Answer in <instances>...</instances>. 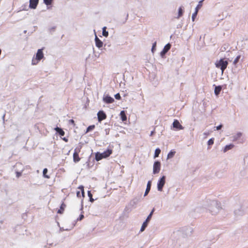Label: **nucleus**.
I'll return each mask as SVG.
<instances>
[{
  "instance_id": "obj_1",
  "label": "nucleus",
  "mask_w": 248,
  "mask_h": 248,
  "mask_svg": "<svg viewBox=\"0 0 248 248\" xmlns=\"http://www.w3.org/2000/svg\"><path fill=\"white\" fill-rule=\"evenodd\" d=\"M44 58V54L43 52V49H39L37 50L36 56L33 57L31 61L32 65L37 64L39 62Z\"/></svg>"
},
{
  "instance_id": "obj_2",
  "label": "nucleus",
  "mask_w": 248,
  "mask_h": 248,
  "mask_svg": "<svg viewBox=\"0 0 248 248\" xmlns=\"http://www.w3.org/2000/svg\"><path fill=\"white\" fill-rule=\"evenodd\" d=\"M228 62L224 61V59H221L219 61H217L215 63L216 67L220 68L222 73H223L225 69L227 68Z\"/></svg>"
},
{
  "instance_id": "obj_3",
  "label": "nucleus",
  "mask_w": 248,
  "mask_h": 248,
  "mask_svg": "<svg viewBox=\"0 0 248 248\" xmlns=\"http://www.w3.org/2000/svg\"><path fill=\"white\" fill-rule=\"evenodd\" d=\"M81 146L77 147L74 150L73 154V161L75 163L79 162L80 158L79 156V153L80 152Z\"/></svg>"
},
{
  "instance_id": "obj_4",
  "label": "nucleus",
  "mask_w": 248,
  "mask_h": 248,
  "mask_svg": "<svg viewBox=\"0 0 248 248\" xmlns=\"http://www.w3.org/2000/svg\"><path fill=\"white\" fill-rule=\"evenodd\" d=\"M165 176H163L158 181L157 183V189L158 191H162L163 187L165 184Z\"/></svg>"
},
{
  "instance_id": "obj_5",
  "label": "nucleus",
  "mask_w": 248,
  "mask_h": 248,
  "mask_svg": "<svg viewBox=\"0 0 248 248\" xmlns=\"http://www.w3.org/2000/svg\"><path fill=\"white\" fill-rule=\"evenodd\" d=\"M161 167L160 162L159 161H155L153 166V173L154 174L158 173L160 171Z\"/></svg>"
},
{
  "instance_id": "obj_6",
  "label": "nucleus",
  "mask_w": 248,
  "mask_h": 248,
  "mask_svg": "<svg viewBox=\"0 0 248 248\" xmlns=\"http://www.w3.org/2000/svg\"><path fill=\"white\" fill-rule=\"evenodd\" d=\"M78 188L80 190L77 191V196L79 198H81V197H84V186H80Z\"/></svg>"
},
{
  "instance_id": "obj_7",
  "label": "nucleus",
  "mask_w": 248,
  "mask_h": 248,
  "mask_svg": "<svg viewBox=\"0 0 248 248\" xmlns=\"http://www.w3.org/2000/svg\"><path fill=\"white\" fill-rule=\"evenodd\" d=\"M97 117L98 121L101 122L106 119L107 115L103 111L100 110L97 113Z\"/></svg>"
},
{
  "instance_id": "obj_8",
  "label": "nucleus",
  "mask_w": 248,
  "mask_h": 248,
  "mask_svg": "<svg viewBox=\"0 0 248 248\" xmlns=\"http://www.w3.org/2000/svg\"><path fill=\"white\" fill-rule=\"evenodd\" d=\"M173 127L178 130H182L184 129V127L180 124L179 122L177 120H175L172 124Z\"/></svg>"
},
{
  "instance_id": "obj_9",
  "label": "nucleus",
  "mask_w": 248,
  "mask_h": 248,
  "mask_svg": "<svg viewBox=\"0 0 248 248\" xmlns=\"http://www.w3.org/2000/svg\"><path fill=\"white\" fill-rule=\"evenodd\" d=\"M38 2L39 0H30V8L33 9H36L38 4Z\"/></svg>"
},
{
  "instance_id": "obj_10",
  "label": "nucleus",
  "mask_w": 248,
  "mask_h": 248,
  "mask_svg": "<svg viewBox=\"0 0 248 248\" xmlns=\"http://www.w3.org/2000/svg\"><path fill=\"white\" fill-rule=\"evenodd\" d=\"M95 45L98 48H101L103 46V42L97 37L96 35H95Z\"/></svg>"
},
{
  "instance_id": "obj_11",
  "label": "nucleus",
  "mask_w": 248,
  "mask_h": 248,
  "mask_svg": "<svg viewBox=\"0 0 248 248\" xmlns=\"http://www.w3.org/2000/svg\"><path fill=\"white\" fill-rule=\"evenodd\" d=\"M112 153V150L111 149H108L106 151L102 153L104 158L108 157Z\"/></svg>"
},
{
  "instance_id": "obj_12",
  "label": "nucleus",
  "mask_w": 248,
  "mask_h": 248,
  "mask_svg": "<svg viewBox=\"0 0 248 248\" xmlns=\"http://www.w3.org/2000/svg\"><path fill=\"white\" fill-rule=\"evenodd\" d=\"M103 101L106 103L109 104L113 103L114 101V100L112 97L108 95H107L103 98Z\"/></svg>"
},
{
  "instance_id": "obj_13",
  "label": "nucleus",
  "mask_w": 248,
  "mask_h": 248,
  "mask_svg": "<svg viewBox=\"0 0 248 248\" xmlns=\"http://www.w3.org/2000/svg\"><path fill=\"white\" fill-rule=\"evenodd\" d=\"M171 45L170 44H167L164 47L163 50L161 52V55H163L165 54L170 48Z\"/></svg>"
},
{
  "instance_id": "obj_14",
  "label": "nucleus",
  "mask_w": 248,
  "mask_h": 248,
  "mask_svg": "<svg viewBox=\"0 0 248 248\" xmlns=\"http://www.w3.org/2000/svg\"><path fill=\"white\" fill-rule=\"evenodd\" d=\"M66 205L64 202H62L60 206V208L58 210L57 213L62 214L63 213Z\"/></svg>"
},
{
  "instance_id": "obj_15",
  "label": "nucleus",
  "mask_w": 248,
  "mask_h": 248,
  "mask_svg": "<svg viewBox=\"0 0 248 248\" xmlns=\"http://www.w3.org/2000/svg\"><path fill=\"white\" fill-rule=\"evenodd\" d=\"M151 181H149L148 182L146 189L144 193V196H146L148 193L149 192L150 189H151Z\"/></svg>"
},
{
  "instance_id": "obj_16",
  "label": "nucleus",
  "mask_w": 248,
  "mask_h": 248,
  "mask_svg": "<svg viewBox=\"0 0 248 248\" xmlns=\"http://www.w3.org/2000/svg\"><path fill=\"white\" fill-rule=\"evenodd\" d=\"M55 130L56 131L57 133L59 134L60 135L63 136L65 134L64 131L61 128L57 127L55 128Z\"/></svg>"
},
{
  "instance_id": "obj_17",
  "label": "nucleus",
  "mask_w": 248,
  "mask_h": 248,
  "mask_svg": "<svg viewBox=\"0 0 248 248\" xmlns=\"http://www.w3.org/2000/svg\"><path fill=\"white\" fill-rule=\"evenodd\" d=\"M95 159L96 161H99L101 159H102L103 158V155L102 153H100L99 152H97L95 154Z\"/></svg>"
},
{
  "instance_id": "obj_18",
  "label": "nucleus",
  "mask_w": 248,
  "mask_h": 248,
  "mask_svg": "<svg viewBox=\"0 0 248 248\" xmlns=\"http://www.w3.org/2000/svg\"><path fill=\"white\" fill-rule=\"evenodd\" d=\"M221 89H222L221 86H216L215 87V91H214L215 94L216 95H218L220 93V92H221Z\"/></svg>"
},
{
  "instance_id": "obj_19",
  "label": "nucleus",
  "mask_w": 248,
  "mask_h": 248,
  "mask_svg": "<svg viewBox=\"0 0 248 248\" xmlns=\"http://www.w3.org/2000/svg\"><path fill=\"white\" fill-rule=\"evenodd\" d=\"M120 116L122 120L124 121H125L127 119L126 116L125 115V112L123 110L120 112Z\"/></svg>"
},
{
  "instance_id": "obj_20",
  "label": "nucleus",
  "mask_w": 248,
  "mask_h": 248,
  "mask_svg": "<svg viewBox=\"0 0 248 248\" xmlns=\"http://www.w3.org/2000/svg\"><path fill=\"white\" fill-rule=\"evenodd\" d=\"M234 147V145L232 144L226 145L224 149V152H226L227 151L232 149Z\"/></svg>"
},
{
  "instance_id": "obj_21",
  "label": "nucleus",
  "mask_w": 248,
  "mask_h": 248,
  "mask_svg": "<svg viewBox=\"0 0 248 248\" xmlns=\"http://www.w3.org/2000/svg\"><path fill=\"white\" fill-rule=\"evenodd\" d=\"M47 171H48L47 169L46 168H45L43 171V175L45 178L49 179L50 178V176L49 175H47Z\"/></svg>"
},
{
  "instance_id": "obj_22",
  "label": "nucleus",
  "mask_w": 248,
  "mask_h": 248,
  "mask_svg": "<svg viewBox=\"0 0 248 248\" xmlns=\"http://www.w3.org/2000/svg\"><path fill=\"white\" fill-rule=\"evenodd\" d=\"M106 29H107V27H104L103 28V32H102V34L105 37H108V31H106Z\"/></svg>"
},
{
  "instance_id": "obj_23",
  "label": "nucleus",
  "mask_w": 248,
  "mask_h": 248,
  "mask_svg": "<svg viewBox=\"0 0 248 248\" xmlns=\"http://www.w3.org/2000/svg\"><path fill=\"white\" fill-rule=\"evenodd\" d=\"M161 152V150L159 148H157L155 149V155H154V158H156L159 156V155L160 154Z\"/></svg>"
},
{
  "instance_id": "obj_24",
  "label": "nucleus",
  "mask_w": 248,
  "mask_h": 248,
  "mask_svg": "<svg viewBox=\"0 0 248 248\" xmlns=\"http://www.w3.org/2000/svg\"><path fill=\"white\" fill-rule=\"evenodd\" d=\"M175 154V151H171L168 154L167 156L168 158H171L173 157Z\"/></svg>"
},
{
  "instance_id": "obj_25",
  "label": "nucleus",
  "mask_w": 248,
  "mask_h": 248,
  "mask_svg": "<svg viewBox=\"0 0 248 248\" xmlns=\"http://www.w3.org/2000/svg\"><path fill=\"white\" fill-rule=\"evenodd\" d=\"M147 225H148V222H147V221H144L143 224H142V225L141 227V229H140V232H143L145 228L147 226Z\"/></svg>"
},
{
  "instance_id": "obj_26",
  "label": "nucleus",
  "mask_w": 248,
  "mask_h": 248,
  "mask_svg": "<svg viewBox=\"0 0 248 248\" xmlns=\"http://www.w3.org/2000/svg\"><path fill=\"white\" fill-rule=\"evenodd\" d=\"M183 14V10L182 7H180L179 8L178 15V16L177 17V18H179V17H180L181 16H182Z\"/></svg>"
},
{
  "instance_id": "obj_27",
  "label": "nucleus",
  "mask_w": 248,
  "mask_h": 248,
  "mask_svg": "<svg viewBox=\"0 0 248 248\" xmlns=\"http://www.w3.org/2000/svg\"><path fill=\"white\" fill-rule=\"evenodd\" d=\"M94 128H95V125H90L89 126H88L87 127L86 131V133H88L89 131H90L91 130H93V129H94Z\"/></svg>"
},
{
  "instance_id": "obj_28",
  "label": "nucleus",
  "mask_w": 248,
  "mask_h": 248,
  "mask_svg": "<svg viewBox=\"0 0 248 248\" xmlns=\"http://www.w3.org/2000/svg\"><path fill=\"white\" fill-rule=\"evenodd\" d=\"M203 0H201L199 1V4L196 7L195 11H197L198 12L199 9H200L201 8V7L202 6V2Z\"/></svg>"
},
{
  "instance_id": "obj_29",
  "label": "nucleus",
  "mask_w": 248,
  "mask_h": 248,
  "mask_svg": "<svg viewBox=\"0 0 248 248\" xmlns=\"http://www.w3.org/2000/svg\"><path fill=\"white\" fill-rule=\"evenodd\" d=\"M154 212V209H153L152 210V211H151V212L150 213V214H149V215L148 216L147 218H146L145 221H147V222H148L149 221V220H150L151 217H152V216Z\"/></svg>"
},
{
  "instance_id": "obj_30",
  "label": "nucleus",
  "mask_w": 248,
  "mask_h": 248,
  "mask_svg": "<svg viewBox=\"0 0 248 248\" xmlns=\"http://www.w3.org/2000/svg\"><path fill=\"white\" fill-rule=\"evenodd\" d=\"M88 195L90 198V201L93 202L94 201V200L93 198V195L90 191H88Z\"/></svg>"
},
{
  "instance_id": "obj_31",
  "label": "nucleus",
  "mask_w": 248,
  "mask_h": 248,
  "mask_svg": "<svg viewBox=\"0 0 248 248\" xmlns=\"http://www.w3.org/2000/svg\"><path fill=\"white\" fill-rule=\"evenodd\" d=\"M53 0H44V2L46 5H50L51 4Z\"/></svg>"
},
{
  "instance_id": "obj_32",
  "label": "nucleus",
  "mask_w": 248,
  "mask_h": 248,
  "mask_svg": "<svg viewBox=\"0 0 248 248\" xmlns=\"http://www.w3.org/2000/svg\"><path fill=\"white\" fill-rule=\"evenodd\" d=\"M240 55H238L236 57V58L235 59V60L233 61V64L235 65L239 61V59H240Z\"/></svg>"
},
{
  "instance_id": "obj_33",
  "label": "nucleus",
  "mask_w": 248,
  "mask_h": 248,
  "mask_svg": "<svg viewBox=\"0 0 248 248\" xmlns=\"http://www.w3.org/2000/svg\"><path fill=\"white\" fill-rule=\"evenodd\" d=\"M214 138L210 139L208 141V144L209 145H213V144H214Z\"/></svg>"
},
{
  "instance_id": "obj_34",
  "label": "nucleus",
  "mask_w": 248,
  "mask_h": 248,
  "mask_svg": "<svg viewBox=\"0 0 248 248\" xmlns=\"http://www.w3.org/2000/svg\"><path fill=\"white\" fill-rule=\"evenodd\" d=\"M198 13V11H195V12L193 14L192 16V19L193 21H194L195 18L196 17Z\"/></svg>"
},
{
  "instance_id": "obj_35",
  "label": "nucleus",
  "mask_w": 248,
  "mask_h": 248,
  "mask_svg": "<svg viewBox=\"0 0 248 248\" xmlns=\"http://www.w3.org/2000/svg\"><path fill=\"white\" fill-rule=\"evenodd\" d=\"M115 98L117 100H120L121 98V97L120 96V94L118 93L115 95Z\"/></svg>"
},
{
  "instance_id": "obj_36",
  "label": "nucleus",
  "mask_w": 248,
  "mask_h": 248,
  "mask_svg": "<svg viewBox=\"0 0 248 248\" xmlns=\"http://www.w3.org/2000/svg\"><path fill=\"white\" fill-rule=\"evenodd\" d=\"M21 175H22V172H18V171L16 172V177L19 178L20 176H21Z\"/></svg>"
},
{
  "instance_id": "obj_37",
  "label": "nucleus",
  "mask_w": 248,
  "mask_h": 248,
  "mask_svg": "<svg viewBox=\"0 0 248 248\" xmlns=\"http://www.w3.org/2000/svg\"><path fill=\"white\" fill-rule=\"evenodd\" d=\"M69 123L72 124L73 125H75V121L73 119L70 120Z\"/></svg>"
},
{
  "instance_id": "obj_38",
  "label": "nucleus",
  "mask_w": 248,
  "mask_h": 248,
  "mask_svg": "<svg viewBox=\"0 0 248 248\" xmlns=\"http://www.w3.org/2000/svg\"><path fill=\"white\" fill-rule=\"evenodd\" d=\"M83 218H84V215H80L79 218H78V220H81Z\"/></svg>"
},
{
  "instance_id": "obj_39",
  "label": "nucleus",
  "mask_w": 248,
  "mask_h": 248,
  "mask_svg": "<svg viewBox=\"0 0 248 248\" xmlns=\"http://www.w3.org/2000/svg\"><path fill=\"white\" fill-rule=\"evenodd\" d=\"M222 127V125L221 124L217 126L216 128H217V130H219L221 128V127Z\"/></svg>"
},
{
  "instance_id": "obj_40",
  "label": "nucleus",
  "mask_w": 248,
  "mask_h": 248,
  "mask_svg": "<svg viewBox=\"0 0 248 248\" xmlns=\"http://www.w3.org/2000/svg\"><path fill=\"white\" fill-rule=\"evenodd\" d=\"M156 46V42H155L153 45V46H152V51L153 50V49L155 48V47Z\"/></svg>"
},
{
  "instance_id": "obj_41",
  "label": "nucleus",
  "mask_w": 248,
  "mask_h": 248,
  "mask_svg": "<svg viewBox=\"0 0 248 248\" xmlns=\"http://www.w3.org/2000/svg\"><path fill=\"white\" fill-rule=\"evenodd\" d=\"M237 135L238 137H240L242 135V134L241 133H238L237 134Z\"/></svg>"
},
{
  "instance_id": "obj_42",
  "label": "nucleus",
  "mask_w": 248,
  "mask_h": 248,
  "mask_svg": "<svg viewBox=\"0 0 248 248\" xmlns=\"http://www.w3.org/2000/svg\"><path fill=\"white\" fill-rule=\"evenodd\" d=\"M62 140H63L64 141H65V142H67V141H68V139H66V138H63L62 139Z\"/></svg>"
},
{
  "instance_id": "obj_43",
  "label": "nucleus",
  "mask_w": 248,
  "mask_h": 248,
  "mask_svg": "<svg viewBox=\"0 0 248 248\" xmlns=\"http://www.w3.org/2000/svg\"><path fill=\"white\" fill-rule=\"evenodd\" d=\"M153 133H154V132H153V131H152V132L151 133V136L153 135Z\"/></svg>"
}]
</instances>
